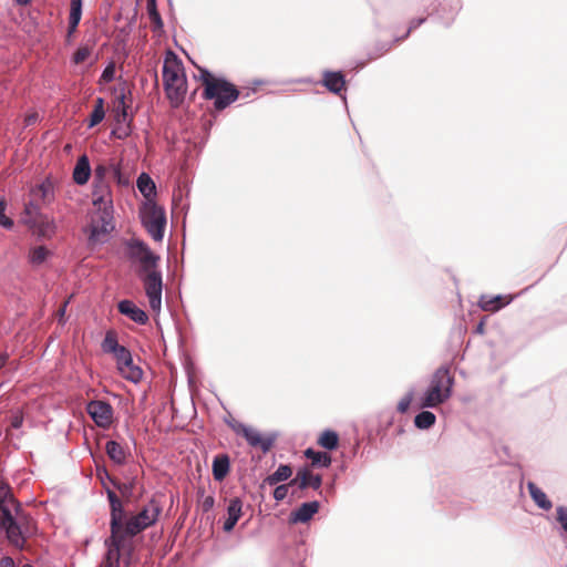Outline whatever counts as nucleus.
Returning a JSON list of instances; mask_svg holds the SVG:
<instances>
[{
    "label": "nucleus",
    "mask_w": 567,
    "mask_h": 567,
    "mask_svg": "<svg viewBox=\"0 0 567 567\" xmlns=\"http://www.w3.org/2000/svg\"><path fill=\"white\" fill-rule=\"evenodd\" d=\"M104 116H105V111H99V110L93 109V111L90 115L89 127H93V126L97 125L99 123H101L103 121Z\"/></svg>",
    "instance_id": "nucleus-47"
},
{
    "label": "nucleus",
    "mask_w": 567,
    "mask_h": 567,
    "mask_svg": "<svg viewBox=\"0 0 567 567\" xmlns=\"http://www.w3.org/2000/svg\"><path fill=\"white\" fill-rule=\"evenodd\" d=\"M101 348L105 353H111L113 357L115 353L122 351L125 347L117 342V337L113 330L105 333V337L101 343Z\"/></svg>",
    "instance_id": "nucleus-32"
},
{
    "label": "nucleus",
    "mask_w": 567,
    "mask_h": 567,
    "mask_svg": "<svg viewBox=\"0 0 567 567\" xmlns=\"http://www.w3.org/2000/svg\"><path fill=\"white\" fill-rule=\"evenodd\" d=\"M105 493L107 496V501L110 503L111 508V519H110V528L111 535L122 536V527L125 522V509L117 497L116 493L111 488H105Z\"/></svg>",
    "instance_id": "nucleus-10"
},
{
    "label": "nucleus",
    "mask_w": 567,
    "mask_h": 567,
    "mask_svg": "<svg viewBox=\"0 0 567 567\" xmlns=\"http://www.w3.org/2000/svg\"><path fill=\"white\" fill-rule=\"evenodd\" d=\"M424 22H425V18L413 19L410 22V27H409L408 31L405 32V34L403 37H401V38H394V42H400L403 39L408 38L411 31L415 30L416 28L422 25Z\"/></svg>",
    "instance_id": "nucleus-46"
},
{
    "label": "nucleus",
    "mask_w": 567,
    "mask_h": 567,
    "mask_svg": "<svg viewBox=\"0 0 567 567\" xmlns=\"http://www.w3.org/2000/svg\"><path fill=\"white\" fill-rule=\"evenodd\" d=\"M318 443L326 450H336L339 443L338 433L332 430H326L320 435Z\"/></svg>",
    "instance_id": "nucleus-35"
},
{
    "label": "nucleus",
    "mask_w": 567,
    "mask_h": 567,
    "mask_svg": "<svg viewBox=\"0 0 567 567\" xmlns=\"http://www.w3.org/2000/svg\"><path fill=\"white\" fill-rule=\"evenodd\" d=\"M527 488L534 503L544 511H549L553 503L548 499L546 493L539 488L535 483L528 482Z\"/></svg>",
    "instance_id": "nucleus-27"
},
{
    "label": "nucleus",
    "mask_w": 567,
    "mask_h": 567,
    "mask_svg": "<svg viewBox=\"0 0 567 567\" xmlns=\"http://www.w3.org/2000/svg\"><path fill=\"white\" fill-rule=\"evenodd\" d=\"M117 310L121 315L130 318L137 324H146L148 322L147 313L137 307L132 300L123 299L118 301Z\"/></svg>",
    "instance_id": "nucleus-15"
},
{
    "label": "nucleus",
    "mask_w": 567,
    "mask_h": 567,
    "mask_svg": "<svg viewBox=\"0 0 567 567\" xmlns=\"http://www.w3.org/2000/svg\"><path fill=\"white\" fill-rule=\"evenodd\" d=\"M125 246L128 258L140 261L141 271L157 268L159 256L154 254L143 240L132 238L125 243Z\"/></svg>",
    "instance_id": "nucleus-9"
},
{
    "label": "nucleus",
    "mask_w": 567,
    "mask_h": 567,
    "mask_svg": "<svg viewBox=\"0 0 567 567\" xmlns=\"http://www.w3.org/2000/svg\"><path fill=\"white\" fill-rule=\"evenodd\" d=\"M101 481H102V485H103L105 488H107V487L105 486V482H104V481H109V480H107V477L104 475V478L102 477V478H101Z\"/></svg>",
    "instance_id": "nucleus-63"
},
{
    "label": "nucleus",
    "mask_w": 567,
    "mask_h": 567,
    "mask_svg": "<svg viewBox=\"0 0 567 567\" xmlns=\"http://www.w3.org/2000/svg\"><path fill=\"white\" fill-rule=\"evenodd\" d=\"M557 513V522L560 524L561 528L567 532V506H558L556 508Z\"/></svg>",
    "instance_id": "nucleus-44"
},
{
    "label": "nucleus",
    "mask_w": 567,
    "mask_h": 567,
    "mask_svg": "<svg viewBox=\"0 0 567 567\" xmlns=\"http://www.w3.org/2000/svg\"><path fill=\"white\" fill-rule=\"evenodd\" d=\"M215 505V498L213 495L206 496L202 502L203 512L207 513L213 509Z\"/></svg>",
    "instance_id": "nucleus-51"
},
{
    "label": "nucleus",
    "mask_w": 567,
    "mask_h": 567,
    "mask_svg": "<svg viewBox=\"0 0 567 567\" xmlns=\"http://www.w3.org/2000/svg\"><path fill=\"white\" fill-rule=\"evenodd\" d=\"M320 503L318 501L302 503L296 511L291 512L289 520L293 524L308 523L318 513Z\"/></svg>",
    "instance_id": "nucleus-16"
},
{
    "label": "nucleus",
    "mask_w": 567,
    "mask_h": 567,
    "mask_svg": "<svg viewBox=\"0 0 567 567\" xmlns=\"http://www.w3.org/2000/svg\"><path fill=\"white\" fill-rule=\"evenodd\" d=\"M127 109L128 106L125 103V94L121 93L117 96V106L115 109V121L118 125L116 132L120 138H124L131 134Z\"/></svg>",
    "instance_id": "nucleus-14"
},
{
    "label": "nucleus",
    "mask_w": 567,
    "mask_h": 567,
    "mask_svg": "<svg viewBox=\"0 0 567 567\" xmlns=\"http://www.w3.org/2000/svg\"><path fill=\"white\" fill-rule=\"evenodd\" d=\"M289 485H278L274 491V498L277 502L284 501L288 495Z\"/></svg>",
    "instance_id": "nucleus-48"
},
{
    "label": "nucleus",
    "mask_w": 567,
    "mask_h": 567,
    "mask_svg": "<svg viewBox=\"0 0 567 567\" xmlns=\"http://www.w3.org/2000/svg\"><path fill=\"white\" fill-rule=\"evenodd\" d=\"M105 453L115 465H124L131 455L127 449L114 440L106 442Z\"/></svg>",
    "instance_id": "nucleus-22"
},
{
    "label": "nucleus",
    "mask_w": 567,
    "mask_h": 567,
    "mask_svg": "<svg viewBox=\"0 0 567 567\" xmlns=\"http://www.w3.org/2000/svg\"><path fill=\"white\" fill-rule=\"evenodd\" d=\"M114 178L121 179V168L118 165L111 163L110 164V173Z\"/></svg>",
    "instance_id": "nucleus-54"
},
{
    "label": "nucleus",
    "mask_w": 567,
    "mask_h": 567,
    "mask_svg": "<svg viewBox=\"0 0 567 567\" xmlns=\"http://www.w3.org/2000/svg\"><path fill=\"white\" fill-rule=\"evenodd\" d=\"M147 12L153 23V30L158 31L164 27L159 12L157 11L156 0H147Z\"/></svg>",
    "instance_id": "nucleus-36"
},
{
    "label": "nucleus",
    "mask_w": 567,
    "mask_h": 567,
    "mask_svg": "<svg viewBox=\"0 0 567 567\" xmlns=\"http://www.w3.org/2000/svg\"><path fill=\"white\" fill-rule=\"evenodd\" d=\"M436 416L431 411H421L414 417V425L420 430H427L435 424Z\"/></svg>",
    "instance_id": "nucleus-34"
},
{
    "label": "nucleus",
    "mask_w": 567,
    "mask_h": 567,
    "mask_svg": "<svg viewBox=\"0 0 567 567\" xmlns=\"http://www.w3.org/2000/svg\"><path fill=\"white\" fill-rule=\"evenodd\" d=\"M48 256L49 250L44 246H38L30 251L29 261L32 266L37 267L42 265Z\"/></svg>",
    "instance_id": "nucleus-37"
},
{
    "label": "nucleus",
    "mask_w": 567,
    "mask_h": 567,
    "mask_svg": "<svg viewBox=\"0 0 567 567\" xmlns=\"http://www.w3.org/2000/svg\"><path fill=\"white\" fill-rule=\"evenodd\" d=\"M477 331H480V332H482V331H483V323H480V324L477 326Z\"/></svg>",
    "instance_id": "nucleus-64"
},
{
    "label": "nucleus",
    "mask_w": 567,
    "mask_h": 567,
    "mask_svg": "<svg viewBox=\"0 0 567 567\" xmlns=\"http://www.w3.org/2000/svg\"><path fill=\"white\" fill-rule=\"evenodd\" d=\"M37 116L35 115H30L28 118H27V122L28 124L30 123H33L35 121Z\"/></svg>",
    "instance_id": "nucleus-61"
},
{
    "label": "nucleus",
    "mask_w": 567,
    "mask_h": 567,
    "mask_svg": "<svg viewBox=\"0 0 567 567\" xmlns=\"http://www.w3.org/2000/svg\"><path fill=\"white\" fill-rule=\"evenodd\" d=\"M462 9L461 0H442L437 10L439 18L445 25H450Z\"/></svg>",
    "instance_id": "nucleus-21"
},
{
    "label": "nucleus",
    "mask_w": 567,
    "mask_h": 567,
    "mask_svg": "<svg viewBox=\"0 0 567 567\" xmlns=\"http://www.w3.org/2000/svg\"><path fill=\"white\" fill-rule=\"evenodd\" d=\"M136 185L146 202L153 200V197L156 195V186L148 174L142 173L137 178Z\"/></svg>",
    "instance_id": "nucleus-28"
},
{
    "label": "nucleus",
    "mask_w": 567,
    "mask_h": 567,
    "mask_svg": "<svg viewBox=\"0 0 567 567\" xmlns=\"http://www.w3.org/2000/svg\"><path fill=\"white\" fill-rule=\"evenodd\" d=\"M305 456L310 458L315 466L327 468L331 465V456L326 452L307 449L305 451Z\"/></svg>",
    "instance_id": "nucleus-33"
},
{
    "label": "nucleus",
    "mask_w": 567,
    "mask_h": 567,
    "mask_svg": "<svg viewBox=\"0 0 567 567\" xmlns=\"http://www.w3.org/2000/svg\"><path fill=\"white\" fill-rule=\"evenodd\" d=\"M110 173V164H99L94 168V190L93 193L97 192V195H106L107 194V184L105 181L106 175Z\"/></svg>",
    "instance_id": "nucleus-24"
},
{
    "label": "nucleus",
    "mask_w": 567,
    "mask_h": 567,
    "mask_svg": "<svg viewBox=\"0 0 567 567\" xmlns=\"http://www.w3.org/2000/svg\"><path fill=\"white\" fill-rule=\"evenodd\" d=\"M141 220L144 228L155 241H161L166 227V214L154 200L145 202L141 208Z\"/></svg>",
    "instance_id": "nucleus-6"
},
{
    "label": "nucleus",
    "mask_w": 567,
    "mask_h": 567,
    "mask_svg": "<svg viewBox=\"0 0 567 567\" xmlns=\"http://www.w3.org/2000/svg\"><path fill=\"white\" fill-rule=\"evenodd\" d=\"M91 175L90 161L86 155H82L74 167L73 179L78 185H84L87 183Z\"/></svg>",
    "instance_id": "nucleus-25"
},
{
    "label": "nucleus",
    "mask_w": 567,
    "mask_h": 567,
    "mask_svg": "<svg viewBox=\"0 0 567 567\" xmlns=\"http://www.w3.org/2000/svg\"><path fill=\"white\" fill-rule=\"evenodd\" d=\"M16 1H17V3L22 4V6L28 4L30 2V0H16Z\"/></svg>",
    "instance_id": "nucleus-62"
},
{
    "label": "nucleus",
    "mask_w": 567,
    "mask_h": 567,
    "mask_svg": "<svg viewBox=\"0 0 567 567\" xmlns=\"http://www.w3.org/2000/svg\"><path fill=\"white\" fill-rule=\"evenodd\" d=\"M292 475V468L288 464H280L277 470L265 478V483L270 486L287 481Z\"/></svg>",
    "instance_id": "nucleus-29"
},
{
    "label": "nucleus",
    "mask_w": 567,
    "mask_h": 567,
    "mask_svg": "<svg viewBox=\"0 0 567 567\" xmlns=\"http://www.w3.org/2000/svg\"><path fill=\"white\" fill-rule=\"evenodd\" d=\"M163 85L171 101L181 102L186 93V78L183 72L182 61L177 55L168 51L163 64Z\"/></svg>",
    "instance_id": "nucleus-3"
},
{
    "label": "nucleus",
    "mask_w": 567,
    "mask_h": 567,
    "mask_svg": "<svg viewBox=\"0 0 567 567\" xmlns=\"http://www.w3.org/2000/svg\"><path fill=\"white\" fill-rule=\"evenodd\" d=\"M106 553L104 555L102 567H121L122 551H125L123 537L118 535H110L104 542Z\"/></svg>",
    "instance_id": "nucleus-12"
},
{
    "label": "nucleus",
    "mask_w": 567,
    "mask_h": 567,
    "mask_svg": "<svg viewBox=\"0 0 567 567\" xmlns=\"http://www.w3.org/2000/svg\"><path fill=\"white\" fill-rule=\"evenodd\" d=\"M130 560H131V549L127 550L126 555H125V558H124V564L125 565H128L130 564Z\"/></svg>",
    "instance_id": "nucleus-60"
},
{
    "label": "nucleus",
    "mask_w": 567,
    "mask_h": 567,
    "mask_svg": "<svg viewBox=\"0 0 567 567\" xmlns=\"http://www.w3.org/2000/svg\"><path fill=\"white\" fill-rule=\"evenodd\" d=\"M93 205L97 210L91 219L89 241L92 244L103 243L114 228L112 202L95 192L93 193Z\"/></svg>",
    "instance_id": "nucleus-4"
},
{
    "label": "nucleus",
    "mask_w": 567,
    "mask_h": 567,
    "mask_svg": "<svg viewBox=\"0 0 567 567\" xmlns=\"http://www.w3.org/2000/svg\"><path fill=\"white\" fill-rule=\"evenodd\" d=\"M11 507L18 512L20 504L13 497L11 487L0 481V530L4 532L10 545L22 550L25 548L27 538L33 534V522L27 516L18 520L12 515Z\"/></svg>",
    "instance_id": "nucleus-1"
},
{
    "label": "nucleus",
    "mask_w": 567,
    "mask_h": 567,
    "mask_svg": "<svg viewBox=\"0 0 567 567\" xmlns=\"http://www.w3.org/2000/svg\"><path fill=\"white\" fill-rule=\"evenodd\" d=\"M321 84L331 93L339 95L346 86V79L341 71H323Z\"/></svg>",
    "instance_id": "nucleus-18"
},
{
    "label": "nucleus",
    "mask_w": 567,
    "mask_h": 567,
    "mask_svg": "<svg viewBox=\"0 0 567 567\" xmlns=\"http://www.w3.org/2000/svg\"><path fill=\"white\" fill-rule=\"evenodd\" d=\"M24 213L31 218L33 215H37L38 206L34 205L32 202H29L24 206Z\"/></svg>",
    "instance_id": "nucleus-53"
},
{
    "label": "nucleus",
    "mask_w": 567,
    "mask_h": 567,
    "mask_svg": "<svg viewBox=\"0 0 567 567\" xmlns=\"http://www.w3.org/2000/svg\"><path fill=\"white\" fill-rule=\"evenodd\" d=\"M76 28H78V25H75V24L72 25L69 23V28H68V37L69 38L75 32Z\"/></svg>",
    "instance_id": "nucleus-59"
},
{
    "label": "nucleus",
    "mask_w": 567,
    "mask_h": 567,
    "mask_svg": "<svg viewBox=\"0 0 567 567\" xmlns=\"http://www.w3.org/2000/svg\"><path fill=\"white\" fill-rule=\"evenodd\" d=\"M199 72L204 89L207 87L209 83H215L219 79L217 76H214L207 69L199 68Z\"/></svg>",
    "instance_id": "nucleus-45"
},
{
    "label": "nucleus",
    "mask_w": 567,
    "mask_h": 567,
    "mask_svg": "<svg viewBox=\"0 0 567 567\" xmlns=\"http://www.w3.org/2000/svg\"><path fill=\"white\" fill-rule=\"evenodd\" d=\"M35 195L40 196L44 202H51L53 197V187L50 183H42L35 190Z\"/></svg>",
    "instance_id": "nucleus-40"
},
{
    "label": "nucleus",
    "mask_w": 567,
    "mask_h": 567,
    "mask_svg": "<svg viewBox=\"0 0 567 567\" xmlns=\"http://www.w3.org/2000/svg\"><path fill=\"white\" fill-rule=\"evenodd\" d=\"M453 385L454 378L450 369L445 365L440 367L432 374L429 388L421 399L420 406L432 409L443 404L451 398Z\"/></svg>",
    "instance_id": "nucleus-2"
},
{
    "label": "nucleus",
    "mask_w": 567,
    "mask_h": 567,
    "mask_svg": "<svg viewBox=\"0 0 567 567\" xmlns=\"http://www.w3.org/2000/svg\"><path fill=\"white\" fill-rule=\"evenodd\" d=\"M243 514V502L239 497H234L229 501L227 506V518L224 522L223 529L226 533H230Z\"/></svg>",
    "instance_id": "nucleus-20"
},
{
    "label": "nucleus",
    "mask_w": 567,
    "mask_h": 567,
    "mask_svg": "<svg viewBox=\"0 0 567 567\" xmlns=\"http://www.w3.org/2000/svg\"><path fill=\"white\" fill-rule=\"evenodd\" d=\"M114 74H115V68H114V64H110L107 65L103 72H102V75H101V79L104 81V82H111L113 81L114 79Z\"/></svg>",
    "instance_id": "nucleus-50"
},
{
    "label": "nucleus",
    "mask_w": 567,
    "mask_h": 567,
    "mask_svg": "<svg viewBox=\"0 0 567 567\" xmlns=\"http://www.w3.org/2000/svg\"><path fill=\"white\" fill-rule=\"evenodd\" d=\"M91 54V50L87 47L79 48L73 54V62L80 64L84 62Z\"/></svg>",
    "instance_id": "nucleus-43"
},
{
    "label": "nucleus",
    "mask_w": 567,
    "mask_h": 567,
    "mask_svg": "<svg viewBox=\"0 0 567 567\" xmlns=\"http://www.w3.org/2000/svg\"><path fill=\"white\" fill-rule=\"evenodd\" d=\"M240 92L237 86L225 78H219L215 83H209L204 89L203 97L214 101V107L223 111L239 99Z\"/></svg>",
    "instance_id": "nucleus-5"
},
{
    "label": "nucleus",
    "mask_w": 567,
    "mask_h": 567,
    "mask_svg": "<svg viewBox=\"0 0 567 567\" xmlns=\"http://www.w3.org/2000/svg\"><path fill=\"white\" fill-rule=\"evenodd\" d=\"M103 475L107 477L109 482L121 493L124 498L130 499L133 496V491L136 483L135 478H132L127 483H120L113 478L105 468L103 470Z\"/></svg>",
    "instance_id": "nucleus-30"
},
{
    "label": "nucleus",
    "mask_w": 567,
    "mask_h": 567,
    "mask_svg": "<svg viewBox=\"0 0 567 567\" xmlns=\"http://www.w3.org/2000/svg\"><path fill=\"white\" fill-rule=\"evenodd\" d=\"M9 355L7 353L0 354V370L7 364Z\"/></svg>",
    "instance_id": "nucleus-57"
},
{
    "label": "nucleus",
    "mask_w": 567,
    "mask_h": 567,
    "mask_svg": "<svg viewBox=\"0 0 567 567\" xmlns=\"http://www.w3.org/2000/svg\"><path fill=\"white\" fill-rule=\"evenodd\" d=\"M230 470V460L227 454H218L213 460L212 471L214 480L221 482Z\"/></svg>",
    "instance_id": "nucleus-23"
},
{
    "label": "nucleus",
    "mask_w": 567,
    "mask_h": 567,
    "mask_svg": "<svg viewBox=\"0 0 567 567\" xmlns=\"http://www.w3.org/2000/svg\"><path fill=\"white\" fill-rule=\"evenodd\" d=\"M299 483H300V480H298V473H297L296 476L292 480H290L287 485H289V487L295 486V485H297L299 487Z\"/></svg>",
    "instance_id": "nucleus-58"
},
{
    "label": "nucleus",
    "mask_w": 567,
    "mask_h": 567,
    "mask_svg": "<svg viewBox=\"0 0 567 567\" xmlns=\"http://www.w3.org/2000/svg\"><path fill=\"white\" fill-rule=\"evenodd\" d=\"M413 398H414V390L411 389L410 391H408L405 393V395L399 401L398 403V406H396V410L398 412L400 413H405L410 405H411V402L413 401Z\"/></svg>",
    "instance_id": "nucleus-41"
},
{
    "label": "nucleus",
    "mask_w": 567,
    "mask_h": 567,
    "mask_svg": "<svg viewBox=\"0 0 567 567\" xmlns=\"http://www.w3.org/2000/svg\"><path fill=\"white\" fill-rule=\"evenodd\" d=\"M14 560L10 556H4L0 559V567H14Z\"/></svg>",
    "instance_id": "nucleus-55"
},
{
    "label": "nucleus",
    "mask_w": 567,
    "mask_h": 567,
    "mask_svg": "<svg viewBox=\"0 0 567 567\" xmlns=\"http://www.w3.org/2000/svg\"><path fill=\"white\" fill-rule=\"evenodd\" d=\"M228 425L237 435L243 436L250 447H258L264 454L271 450L278 439L277 432L261 434L256 429L236 420L229 421Z\"/></svg>",
    "instance_id": "nucleus-7"
},
{
    "label": "nucleus",
    "mask_w": 567,
    "mask_h": 567,
    "mask_svg": "<svg viewBox=\"0 0 567 567\" xmlns=\"http://www.w3.org/2000/svg\"><path fill=\"white\" fill-rule=\"evenodd\" d=\"M513 300L512 296H503V295H496V296H488V295H482L478 301V306L484 311H491L496 312L504 308L505 306L509 305Z\"/></svg>",
    "instance_id": "nucleus-19"
},
{
    "label": "nucleus",
    "mask_w": 567,
    "mask_h": 567,
    "mask_svg": "<svg viewBox=\"0 0 567 567\" xmlns=\"http://www.w3.org/2000/svg\"><path fill=\"white\" fill-rule=\"evenodd\" d=\"M68 303H69V300L64 301L63 305L60 307V309L56 312L58 321L61 324H63L65 322L64 317H65Z\"/></svg>",
    "instance_id": "nucleus-52"
},
{
    "label": "nucleus",
    "mask_w": 567,
    "mask_h": 567,
    "mask_svg": "<svg viewBox=\"0 0 567 567\" xmlns=\"http://www.w3.org/2000/svg\"><path fill=\"white\" fill-rule=\"evenodd\" d=\"M82 17V0H71L69 23L79 25Z\"/></svg>",
    "instance_id": "nucleus-38"
},
{
    "label": "nucleus",
    "mask_w": 567,
    "mask_h": 567,
    "mask_svg": "<svg viewBox=\"0 0 567 567\" xmlns=\"http://www.w3.org/2000/svg\"><path fill=\"white\" fill-rule=\"evenodd\" d=\"M86 411L99 427L105 429L112 422L113 409L106 401H90L86 405Z\"/></svg>",
    "instance_id": "nucleus-13"
},
{
    "label": "nucleus",
    "mask_w": 567,
    "mask_h": 567,
    "mask_svg": "<svg viewBox=\"0 0 567 567\" xmlns=\"http://www.w3.org/2000/svg\"><path fill=\"white\" fill-rule=\"evenodd\" d=\"M298 480H300V483H299L300 489H306L308 487H311L317 491L322 485L321 475H318V474L315 475L306 467L298 470Z\"/></svg>",
    "instance_id": "nucleus-26"
},
{
    "label": "nucleus",
    "mask_w": 567,
    "mask_h": 567,
    "mask_svg": "<svg viewBox=\"0 0 567 567\" xmlns=\"http://www.w3.org/2000/svg\"><path fill=\"white\" fill-rule=\"evenodd\" d=\"M94 110L104 111V99L97 97L95 100V106Z\"/></svg>",
    "instance_id": "nucleus-56"
},
{
    "label": "nucleus",
    "mask_w": 567,
    "mask_h": 567,
    "mask_svg": "<svg viewBox=\"0 0 567 567\" xmlns=\"http://www.w3.org/2000/svg\"><path fill=\"white\" fill-rule=\"evenodd\" d=\"M146 527L134 516L126 519L122 527L123 542L126 537H134L141 532L145 530Z\"/></svg>",
    "instance_id": "nucleus-31"
},
{
    "label": "nucleus",
    "mask_w": 567,
    "mask_h": 567,
    "mask_svg": "<svg viewBox=\"0 0 567 567\" xmlns=\"http://www.w3.org/2000/svg\"><path fill=\"white\" fill-rule=\"evenodd\" d=\"M392 43H395L394 40L392 42H377L373 49L368 53L370 60H375L386 52L390 51Z\"/></svg>",
    "instance_id": "nucleus-39"
},
{
    "label": "nucleus",
    "mask_w": 567,
    "mask_h": 567,
    "mask_svg": "<svg viewBox=\"0 0 567 567\" xmlns=\"http://www.w3.org/2000/svg\"><path fill=\"white\" fill-rule=\"evenodd\" d=\"M114 359L116 360L120 372L126 380L133 383L141 381L143 371L140 367L134 364L132 353L126 347L118 353H115Z\"/></svg>",
    "instance_id": "nucleus-11"
},
{
    "label": "nucleus",
    "mask_w": 567,
    "mask_h": 567,
    "mask_svg": "<svg viewBox=\"0 0 567 567\" xmlns=\"http://www.w3.org/2000/svg\"><path fill=\"white\" fill-rule=\"evenodd\" d=\"M162 513V506L161 504L155 499L152 498L147 505H145L136 515L135 517L138 518V520L148 528L150 526L154 525L159 514Z\"/></svg>",
    "instance_id": "nucleus-17"
},
{
    "label": "nucleus",
    "mask_w": 567,
    "mask_h": 567,
    "mask_svg": "<svg viewBox=\"0 0 567 567\" xmlns=\"http://www.w3.org/2000/svg\"><path fill=\"white\" fill-rule=\"evenodd\" d=\"M7 204L3 199H0V226L6 229H11L13 227V220L6 216Z\"/></svg>",
    "instance_id": "nucleus-42"
},
{
    "label": "nucleus",
    "mask_w": 567,
    "mask_h": 567,
    "mask_svg": "<svg viewBox=\"0 0 567 567\" xmlns=\"http://www.w3.org/2000/svg\"><path fill=\"white\" fill-rule=\"evenodd\" d=\"M140 277L144 284L151 309L154 312H159L163 291L162 272L157 268H148V270L141 271Z\"/></svg>",
    "instance_id": "nucleus-8"
},
{
    "label": "nucleus",
    "mask_w": 567,
    "mask_h": 567,
    "mask_svg": "<svg viewBox=\"0 0 567 567\" xmlns=\"http://www.w3.org/2000/svg\"><path fill=\"white\" fill-rule=\"evenodd\" d=\"M23 424V415L21 412H16L10 419V426L14 430H19Z\"/></svg>",
    "instance_id": "nucleus-49"
}]
</instances>
